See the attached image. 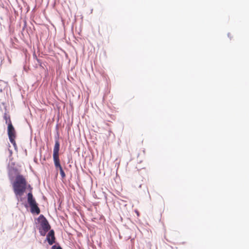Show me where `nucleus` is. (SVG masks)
Listing matches in <instances>:
<instances>
[{
	"label": "nucleus",
	"mask_w": 249,
	"mask_h": 249,
	"mask_svg": "<svg viewBox=\"0 0 249 249\" xmlns=\"http://www.w3.org/2000/svg\"><path fill=\"white\" fill-rule=\"evenodd\" d=\"M59 147L60 144L59 141L58 140H56L55 141V144L53 150V160L56 169H59L61 177L62 178H65L66 175L60 162V160L59 158Z\"/></svg>",
	"instance_id": "nucleus-2"
},
{
	"label": "nucleus",
	"mask_w": 249,
	"mask_h": 249,
	"mask_svg": "<svg viewBox=\"0 0 249 249\" xmlns=\"http://www.w3.org/2000/svg\"><path fill=\"white\" fill-rule=\"evenodd\" d=\"M152 244L150 242H148L146 244L144 249H151Z\"/></svg>",
	"instance_id": "nucleus-8"
},
{
	"label": "nucleus",
	"mask_w": 249,
	"mask_h": 249,
	"mask_svg": "<svg viewBox=\"0 0 249 249\" xmlns=\"http://www.w3.org/2000/svg\"><path fill=\"white\" fill-rule=\"evenodd\" d=\"M28 202L30 206L37 204L35 199L33 198V195L31 193H29L27 195Z\"/></svg>",
	"instance_id": "nucleus-6"
},
{
	"label": "nucleus",
	"mask_w": 249,
	"mask_h": 249,
	"mask_svg": "<svg viewBox=\"0 0 249 249\" xmlns=\"http://www.w3.org/2000/svg\"><path fill=\"white\" fill-rule=\"evenodd\" d=\"M52 249H62L60 246L56 247L55 245L52 247Z\"/></svg>",
	"instance_id": "nucleus-9"
},
{
	"label": "nucleus",
	"mask_w": 249,
	"mask_h": 249,
	"mask_svg": "<svg viewBox=\"0 0 249 249\" xmlns=\"http://www.w3.org/2000/svg\"><path fill=\"white\" fill-rule=\"evenodd\" d=\"M8 135L10 142L15 147L17 146L16 141L15 140L16 138V132L10 120L8 126Z\"/></svg>",
	"instance_id": "nucleus-4"
},
{
	"label": "nucleus",
	"mask_w": 249,
	"mask_h": 249,
	"mask_svg": "<svg viewBox=\"0 0 249 249\" xmlns=\"http://www.w3.org/2000/svg\"><path fill=\"white\" fill-rule=\"evenodd\" d=\"M27 187V181L22 175L17 176L15 180L13 183V187L16 196H21L25 191Z\"/></svg>",
	"instance_id": "nucleus-1"
},
{
	"label": "nucleus",
	"mask_w": 249,
	"mask_h": 249,
	"mask_svg": "<svg viewBox=\"0 0 249 249\" xmlns=\"http://www.w3.org/2000/svg\"><path fill=\"white\" fill-rule=\"evenodd\" d=\"M42 217V219L40 222V227L39 228V231L41 235L45 236L47 232L50 230L51 226L47 219L43 215Z\"/></svg>",
	"instance_id": "nucleus-3"
},
{
	"label": "nucleus",
	"mask_w": 249,
	"mask_h": 249,
	"mask_svg": "<svg viewBox=\"0 0 249 249\" xmlns=\"http://www.w3.org/2000/svg\"><path fill=\"white\" fill-rule=\"evenodd\" d=\"M30 207L31 212L32 213H36L37 214H38L40 213V209L38 208L37 204L31 206Z\"/></svg>",
	"instance_id": "nucleus-7"
},
{
	"label": "nucleus",
	"mask_w": 249,
	"mask_h": 249,
	"mask_svg": "<svg viewBox=\"0 0 249 249\" xmlns=\"http://www.w3.org/2000/svg\"><path fill=\"white\" fill-rule=\"evenodd\" d=\"M55 238L53 230H51L47 235V240L49 245H52L55 242Z\"/></svg>",
	"instance_id": "nucleus-5"
}]
</instances>
